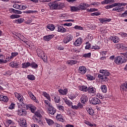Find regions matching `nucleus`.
<instances>
[{
	"instance_id": "obj_39",
	"label": "nucleus",
	"mask_w": 127,
	"mask_h": 127,
	"mask_svg": "<svg viewBox=\"0 0 127 127\" xmlns=\"http://www.w3.org/2000/svg\"><path fill=\"white\" fill-rule=\"evenodd\" d=\"M16 23H19V24H20V23H22V22H23L24 21V19L23 18H19V19H17L15 20Z\"/></svg>"
},
{
	"instance_id": "obj_7",
	"label": "nucleus",
	"mask_w": 127,
	"mask_h": 127,
	"mask_svg": "<svg viewBox=\"0 0 127 127\" xmlns=\"http://www.w3.org/2000/svg\"><path fill=\"white\" fill-rule=\"evenodd\" d=\"M14 8H17V9L24 10L26 8V5H18L17 4H14L13 5Z\"/></svg>"
},
{
	"instance_id": "obj_63",
	"label": "nucleus",
	"mask_w": 127,
	"mask_h": 127,
	"mask_svg": "<svg viewBox=\"0 0 127 127\" xmlns=\"http://www.w3.org/2000/svg\"><path fill=\"white\" fill-rule=\"evenodd\" d=\"M22 110L23 109H21L19 110H18V115L19 116H22Z\"/></svg>"
},
{
	"instance_id": "obj_35",
	"label": "nucleus",
	"mask_w": 127,
	"mask_h": 127,
	"mask_svg": "<svg viewBox=\"0 0 127 127\" xmlns=\"http://www.w3.org/2000/svg\"><path fill=\"white\" fill-rule=\"evenodd\" d=\"M84 124L87 125V126H89V127H93L94 126L96 127V124L93 125V123H90L89 121H84Z\"/></svg>"
},
{
	"instance_id": "obj_14",
	"label": "nucleus",
	"mask_w": 127,
	"mask_h": 127,
	"mask_svg": "<svg viewBox=\"0 0 127 127\" xmlns=\"http://www.w3.org/2000/svg\"><path fill=\"white\" fill-rule=\"evenodd\" d=\"M15 96L17 99L19 101V102H22L23 101V96L20 94L17 93H15Z\"/></svg>"
},
{
	"instance_id": "obj_10",
	"label": "nucleus",
	"mask_w": 127,
	"mask_h": 127,
	"mask_svg": "<svg viewBox=\"0 0 127 127\" xmlns=\"http://www.w3.org/2000/svg\"><path fill=\"white\" fill-rule=\"evenodd\" d=\"M37 54L38 56H39V57L40 58L44 56V52H43V51L40 49H38L37 50Z\"/></svg>"
},
{
	"instance_id": "obj_42",
	"label": "nucleus",
	"mask_w": 127,
	"mask_h": 127,
	"mask_svg": "<svg viewBox=\"0 0 127 127\" xmlns=\"http://www.w3.org/2000/svg\"><path fill=\"white\" fill-rule=\"evenodd\" d=\"M80 91H82L83 92H87V86L82 85V87L80 88Z\"/></svg>"
},
{
	"instance_id": "obj_61",
	"label": "nucleus",
	"mask_w": 127,
	"mask_h": 127,
	"mask_svg": "<svg viewBox=\"0 0 127 127\" xmlns=\"http://www.w3.org/2000/svg\"><path fill=\"white\" fill-rule=\"evenodd\" d=\"M118 4H120V5H121V6H123V5L124 6H126V5H127V3H124V2H118Z\"/></svg>"
},
{
	"instance_id": "obj_2",
	"label": "nucleus",
	"mask_w": 127,
	"mask_h": 127,
	"mask_svg": "<svg viewBox=\"0 0 127 127\" xmlns=\"http://www.w3.org/2000/svg\"><path fill=\"white\" fill-rule=\"evenodd\" d=\"M49 6H50L51 9H61L64 7V3L61 2L49 3Z\"/></svg>"
},
{
	"instance_id": "obj_1",
	"label": "nucleus",
	"mask_w": 127,
	"mask_h": 127,
	"mask_svg": "<svg viewBox=\"0 0 127 127\" xmlns=\"http://www.w3.org/2000/svg\"><path fill=\"white\" fill-rule=\"evenodd\" d=\"M120 56H118L115 58V63L117 64V65H121L123 63H126L127 62V59L125 57L127 56V54L125 53H121Z\"/></svg>"
},
{
	"instance_id": "obj_33",
	"label": "nucleus",
	"mask_w": 127,
	"mask_h": 127,
	"mask_svg": "<svg viewBox=\"0 0 127 127\" xmlns=\"http://www.w3.org/2000/svg\"><path fill=\"white\" fill-rule=\"evenodd\" d=\"M101 89L103 93H107V86L103 85L101 86Z\"/></svg>"
},
{
	"instance_id": "obj_50",
	"label": "nucleus",
	"mask_w": 127,
	"mask_h": 127,
	"mask_svg": "<svg viewBox=\"0 0 127 127\" xmlns=\"http://www.w3.org/2000/svg\"><path fill=\"white\" fill-rule=\"evenodd\" d=\"M54 99L55 103H59L60 102V97L59 96L55 97Z\"/></svg>"
},
{
	"instance_id": "obj_5",
	"label": "nucleus",
	"mask_w": 127,
	"mask_h": 127,
	"mask_svg": "<svg viewBox=\"0 0 127 127\" xmlns=\"http://www.w3.org/2000/svg\"><path fill=\"white\" fill-rule=\"evenodd\" d=\"M49 108L48 110V114H50V115H54L55 113H56V109L54 108L51 104H49Z\"/></svg>"
},
{
	"instance_id": "obj_55",
	"label": "nucleus",
	"mask_w": 127,
	"mask_h": 127,
	"mask_svg": "<svg viewBox=\"0 0 127 127\" xmlns=\"http://www.w3.org/2000/svg\"><path fill=\"white\" fill-rule=\"evenodd\" d=\"M42 58L44 62H47V57L45 56L44 54V56L42 57V58Z\"/></svg>"
},
{
	"instance_id": "obj_46",
	"label": "nucleus",
	"mask_w": 127,
	"mask_h": 127,
	"mask_svg": "<svg viewBox=\"0 0 127 127\" xmlns=\"http://www.w3.org/2000/svg\"><path fill=\"white\" fill-rule=\"evenodd\" d=\"M83 57H85V58H90L91 57V53L84 54L83 55Z\"/></svg>"
},
{
	"instance_id": "obj_28",
	"label": "nucleus",
	"mask_w": 127,
	"mask_h": 127,
	"mask_svg": "<svg viewBox=\"0 0 127 127\" xmlns=\"http://www.w3.org/2000/svg\"><path fill=\"white\" fill-rule=\"evenodd\" d=\"M117 5L118 4H116V3H114L111 5H108L106 6L105 8H106V9H109V8H113V7H115V6H117Z\"/></svg>"
},
{
	"instance_id": "obj_31",
	"label": "nucleus",
	"mask_w": 127,
	"mask_h": 127,
	"mask_svg": "<svg viewBox=\"0 0 127 127\" xmlns=\"http://www.w3.org/2000/svg\"><path fill=\"white\" fill-rule=\"evenodd\" d=\"M21 107H22L24 109H26L27 110H29V108H30V104L26 105L24 104V103H22L21 104Z\"/></svg>"
},
{
	"instance_id": "obj_15",
	"label": "nucleus",
	"mask_w": 127,
	"mask_h": 127,
	"mask_svg": "<svg viewBox=\"0 0 127 127\" xmlns=\"http://www.w3.org/2000/svg\"><path fill=\"white\" fill-rule=\"evenodd\" d=\"M82 43V38H78L74 42L75 46H80Z\"/></svg>"
},
{
	"instance_id": "obj_62",
	"label": "nucleus",
	"mask_w": 127,
	"mask_h": 127,
	"mask_svg": "<svg viewBox=\"0 0 127 127\" xmlns=\"http://www.w3.org/2000/svg\"><path fill=\"white\" fill-rule=\"evenodd\" d=\"M27 112L25 110L22 109V115L21 116H26Z\"/></svg>"
},
{
	"instance_id": "obj_64",
	"label": "nucleus",
	"mask_w": 127,
	"mask_h": 127,
	"mask_svg": "<svg viewBox=\"0 0 127 127\" xmlns=\"http://www.w3.org/2000/svg\"><path fill=\"white\" fill-rule=\"evenodd\" d=\"M10 110H13L14 109V104H11V105L9 107Z\"/></svg>"
},
{
	"instance_id": "obj_51",
	"label": "nucleus",
	"mask_w": 127,
	"mask_h": 127,
	"mask_svg": "<svg viewBox=\"0 0 127 127\" xmlns=\"http://www.w3.org/2000/svg\"><path fill=\"white\" fill-rule=\"evenodd\" d=\"M77 61L71 60L68 62V64H77Z\"/></svg>"
},
{
	"instance_id": "obj_8",
	"label": "nucleus",
	"mask_w": 127,
	"mask_h": 127,
	"mask_svg": "<svg viewBox=\"0 0 127 127\" xmlns=\"http://www.w3.org/2000/svg\"><path fill=\"white\" fill-rule=\"evenodd\" d=\"M73 39V36L71 35H68L66 36V38H64V43L65 44L68 43V42H70L71 40Z\"/></svg>"
},
{
	"instance_id": "obj_13",
	"label": "nucleus",
	"mask_w": 127,
	"mask_h": 127,
	"mask_svg": "<svg viewBox=\"0 0 127 127\" xmlns=\"http://www.w3.org/2000/svg\"><path fill=\"white\" fill-rule=\"evenodd\" d=\"M100 73H101L102 74H103L104 76H106L107 77L110 76V75H111V73L109 72V70H107L101 69L100 71Z\"/></svg>"
},
{
	"instance_id": "obj_32",
	"label": "nucleus",
	"mask_w": 127,
	"mask_h": 127,
	"mask_svg": "<svg viewBox=\"0 0 127 127\" xmlns=\"http://www.w3.org/2000/svg\"><path fill=\"white\" fill-rule=\"evenodd\" d=\"M29 66H30V63L29 62L24 63L22 64V68H28Z\"/></svg>"
},
{
	"instance_id": "obj_54",
	"label": "nucleus",
	"mask_w": 127,
	"mask_h": 127,
	"mask_svg": "<svg viewBox=\"0 0 127 127\" xmlns=\"http://www.w3.org/2000/svg\"><path fill=\"white\" fill-rule=\"evenodd\" d=\"M119 34L122 36V37H127V34L126 33H120Z\"/></svg>"
},
{
	"instance_id": "obj_41",
	"label": "nucleus",
	"mask_w": 127,
	"mask_h": 127,
	"mask_svg": "<svg viewBox=\"0 0 127 127\" xmlns=\"http://www.w3.org/2000/svg\"><path fill=\"white\" fill-rule=\"evenodd\" d=\"M35 117L37 118V119H41V114L39 112H36L35 114Z\"/></svg>"
},
{
	"instance_id": "obj_43",
	"label": "nucleus",
	"mask_w": 127,
	"mask_h": 127,
	"mask_svg": "<svg viewBox=\"0 0 127 127\" xmlns=\"http://www.w3.org/2000/svg\"><path fill=\"white\" fill-rule=\"evenodd\" d=\"M70 9L71 11H77V10H79V8L76 6H71Z\"/></svg>"
},
{
	"instance_id": "obj_49",
	"label": "nucleus",
	"mask_w": 127,
	"mask_h": 127,
	"mask_svg": "<svg viewBox=\"0 0 127 127\" xmlns=\"http://www.w3.org/2000/svg\"><path fill=\"white\" fill-rule=\"evenodd\" d=\"M74 28H75V29H77L78 30H83V27H82L81 26H78V25H76L74 27Z\"/></svg>"
},
{
	"instance_id": "obj_26",
	"label": "nucleus",
	"mask_w": 127,
	"mask_h": 127,
	"mask_svg": "<svg viewBox=\"0 0 127 127\" xmlns=\"http://www.w3.org/2000/svg\"><path fill=\"white\" fill-rule=\"evenodd\" d=\"M111 39H112L113 42L114 43H118L119 42V41H120V40H119V39H118V37L117 36H113V37H111Z\"/></svg>"
},
{
	"instance_id": "obj_17",
	"label": "nucleus",
	"mask_w": 127,
	"mask_h": 127,
	"mask_svg": "<svg viewBox=\"0 0 127 127\" xmlns=\"http://www.w3.org/2000/svg\"><path fill=\"white\" fill-rule=\"evenodd\" d=\"M121 91H127V83L125 82L120 86Z\"/></svg>"
},
{
	"instance_id": "obj_24",
	"label": "nucleus",
	"mask_w": 127,
	"mask_h": 127,
	"mask_svg": "<svg viewBox=\"0 0 127 127\" xmlns=\"http://www.w3.org/2000/svg\"><path fill=\"white\" fill-rule=\"evenodd\" d=\"M99 20H100V22H101V23H103L104 22H106L107 21L108 22H110V21H111V20H112V19L101 18V19H99Z\"/></svg>"
},
{
	"instance_id": "obj_12",
	"label": "nucleus",
	"mask_w": 127,
	"mask_h": 127,
	"mask_svg": "<svg viewBox=\"0 0 127 127\" xmlns=\"http://www.w3.org/2000/svg\"><path fill=\"white\" fill-rule=\"evenodd\" d=\"M19 123L21 127H26V120L25 119L21 118Z\"/></svg>"
},
{
	"instance_id": "obj_27",
	"label": "nucleus",
	"mask_w": 127,
	"mask_h": 127,
	"mask_svg": "<svg viewBox=\"0 0 127 127\" xmlns=\"http://www.w3.org/2000/svg\"><path fill=\"white\" fill-rule=\"evenodd\" d=\"M47 28L48 29H50V30L53 31L54 29H55V27L54 26V25L52 24H49L47 26Z\"/></svg>"
},
{
	"instance_id": "obj_45",
	"label": "nucleus",
	"mask_w": 127,
	"mask_h": 127,
	"mask_svg": "<svg viewBox=\"0 0 127 127\" xmlns=\"http://www.w3.org/2000/svg\"><path fill=\"white\" fill-rule=\"evenodd\" d=\"M20 17V15L17 14H12L10 16V18L13 19V18H18Z\"/></svg>"
},
{
	"instance_id": "obj_34",
	"label": "nucleus",
	"mask_w": 127,
	"mask_h": 127,
	"mask_svg": "<svg viewBox=\"0 0 127 127\" xmlns=\"http://www.w3.org/2000/svg\"><path fill=\"white\" fill-rule=\"evenodd\" d=\"M56 119H58L59 122H63L64 120L62 118V115L61 114H59L56 116Z\"/></svg>"
},
{
	"instance_id": "obj_38",
	"label": "nucleus",
	"mask_w": 127,
	"mask_h": 127,
	"mask_svg": "<svg viewBox=\"0 0 127 127\" xmlns=\"http://www.w3.org/2000/svg\"><path fill=\"white\" fill-rule=\"evenodd\" d=\"M8 61H9V58H6V60L0 59V64H2V63H7Z\"/></svg>"
},
{
	"instance_id": "obj_37",
	"label": "nucleus",
	"mask_w": 127,
	"mask_h": 127,
	"mask_svg": "<svg viewBox=\"0 0 127 127\" xmlns=\"http://www.w3.org/2000/svg\"><path fill=\"white\" fill-rule=\"evenodd\" d=\"M6 127H8L9 125H13V122L11 120H7L6 122Z\"/></svg>"
},
{
	"instance_id": "obj_25",
	"label": "nucleus",
	"mask_w": 127,
	"mask_h": 127,
	"mask_svg": "<svg viewBox=\"0 0 127 127\" xmlns=\"http://www.w3.org/2000/svg\"><path fill=\"white\" fill-rule=\"evenodd\" d=\"M64 101L65 103V104H66V105H67V106H68L69 107H70V106H72V104H73L72 102L67 99V98L64 99Z\"/></svg>"
},
{
	"instance_id": "obj_59",
	"label": "nucleus",
	"mask_w": 127,
	"mask_h": 127,
	"mask_svg": "<svg viewBox=\"0 0 127 127\" xmlns=\"http://www.w3.org/2000/svg\"><path fill=\"white\" fill-rule=\"evenodd\" d=\"M14 13H17L18 14H21L22 13V12L20 10L15 9V12Z\"/></svg>"
},
{
	"instance_id": "obj_47",
	"label": "nucleus",
	"mask_w": 127,
	"mask_h": 127,
	"mask_svg": "<svg viewBox=\"0 0 127 127\" xmlns=\"http://www.w3.org/2000/svg\"><path fill=\"white\" fill-rule=\"evenodd\" d=\"M86 77L88 79V80H94V79H95V77H94V76H92V75L88 74L87 75H86Z\"/></svg>"
},
{
	"instance_id": "obj_58",
	"label": "nucleus",
	"mask_w": 127,
	"mask_h": 127,
	"mask_svg": "<svg viewBox=\"0 0 127 127\" xmlns=\"http://www.w3.org/2000/svg\"><path fill=\"white\" fill-rule=\"evenodd\" d=\"M102 80H103L104 81H105L106 82L107 81H109V78L107 77V76H106L105 75H103Z\"/></svg>"
},
{
	"instance_id": "obj_21",
	"label": "nucleus",
	"mask_w": 127,
	"mask_h": 127,
	"mask_svg": "<svg viewBox=\"0 0 127 127\" xmlns=\"http://www.w3.org/2000/svg\"><path fill=\"white\" fill-rule=\"evenodd\" d=\"M87 91L88 93H92V94H95V93H96V89L93 87H88L87 88Z\"/></svg>"
},
{
	"instance_id": "obj_20",
	"label": "nucleus",
	"mask_w": 127,
	"mask_h": 127,
	"mask_svg": "<svg viewBox=\"0 0 127 127\" xmlns=\"http://www.w3.org/2000/svg\"><path fill=\"white\" fill-rule=\"evenodd\" d=\"M0 101H2L3 102H7L8 101V98L5 96L0 95Z\"/></svg>"
},
{
	"instance_id": "obj_9",
	"label": "nucleus",
	"mask_w": 127,
	"mask_h": 127,
	"mask_svg": "<svg viewBox=\"0 0 127 127\" xmlns=\"http://www.w3.org/2000/svg\"><path fill=\"white\" fill-rule=\"evenodd\" d=\"M78 72L80 74L84 75L87 72V68L85 66H80L78 69Z\"/></svg>"
},
{
	"instance_id": "obj_56",
	"label": "nucleus",
	"mask_w": 127,
	"mask_h": 127,
	"mask_svg": "<svg viewBox=\"0 0 127 127\" xmlns=\"http://www.w3.org/2000/svg\"><path fill=\"white\" fill-rule=\"evenodd\" d=\"M58 108L60 111H64V107L63 106H58Z\"/></svg>"
},
{
	"instance_id": "obj_23",
	"label": "nucleus",
	"mask_w": 127,
	"mask_h": 127,
	"mask_svg": "<svg viewBox=\"0 0 127 127\" xmlns=\"http://www.w3.org/2000/svg\"><path fill=\"white\" fill-rule=\"evenodd\" d=\"M45 120L47 123H48V124L49 125V126H52V125L54 124V122H53V121L50 119L46 118Z\"/></svg>"
},
{
	"instance_id": "obj_48",
	"label": "nucleus",
	"mask_w": 127,
	"mask_h": 127,
	"mask_svg": "<svg viewBox=\"0 0 127 127\" xmlns=\"http://www.w3.org/2000/svg\"><path fill=\"white\" fill-rule=\"evenodd\" d=\"M101 15V13L100 12L92 13L91 14L92 16H95V15H96V16H98V15Z\"/></svg>"
},
{
	"instance_id": "obj_19",
	"label": "nucleus",
	"mask_w": 127,
	"mask_h": 127,
	"mask_svg": "<svg viewBox=\"0 0 127 127\" xmlns=\"http://www.w3.org/2000/svg\"><path fill=\"white\" fill-rule=\"evenodd\" d=\"M56 28L58 29V31L59 32H66V29L64 28L63 27L57 26Z\"/></svg>"
},
{
	"instance_id": "obj_30",
	"label": "nucleus",
	"mask_w": 127,
	"mask_h": 127,
	"mask_svg": "<svg viewBox=\"0 0 127 127\" xmlns=\"http://www.w3.org/2000/svg\"><path fill=\"white\" fill-rule=\"evenodd\" d=\"M86 111L91 116L93 115L94 114V110L91 108H87Z\"/></svg>"
},
{
	"instance_id": "obj_6",
	"label": "nucleus",
	"mask_w": 127,
	"mask_h": 127,
	"mask_svg": "<svg viewBox=\"0 0 127 127\" xmlns=\"http://www.w3.org/2000/svg\"><path fill=\"white\" fill-rule=\"evenodd\" d=\"M90 5L89 4L86 3H81L80 5L78 6V10H85L87 7H89Z\"/></svg>"
},
{
	"instance_id": "obj_3",
	"label": "nucleus",
	"mask_w": 127,
	"mask_h": 127,
	"mask_svg": "<svg viewBox=\"0 0 127 127\" xmlns=\"http://www.w3.org/2000/svg\"><path fill=\"white\" fill-rule=\"evenodd\" d=\"M118 3L119 2L115 3V4H117V5H116V7L112 9L113 11L121 12V11H124V10H125V7H122V6Z\"/></svg>"
},
{
	"instance_id": "obj_4",
	"label": "nucleus",
	"mask_w": 127,
	"mask_h": 127,
	"mask_svg": "<svg viewBox=\"0 0 127 127\" xmlns=\"http://www.w3.org/2000/svg\"><path fill=\"white\" fill-rule=\"evenodd\" d=\"M90 103L92 105H99L101 104V100L97 97H94L90 98Z\"/></svg>"
},
{
	"instance_id": "obj_18",
	"label": "nucleus",
	"mask_w": 127,
	"mask_h": 127,
	"mask_svg": "<svg viewBox=\"0 0 127 127\" xmlns=\"http://www.w3.org/2000/svg\"><path fill=\"white\" fill-rule=\"evenodd\" d=\"M59 92L60 94H61L62 95H67V93H68V89H64V90L63 89H59Z\"/></svg>"
},
{
	"instance_id": "obj_11",
	"label": "nucleus",
	"mask_w": 127,
	"mask_h": 127,
	"mask_svg": "<svg viewBox=\"0 0 127 127\" xmlns=\"http://www.w3.org/2000/svg\"><path fill=\"white\" fill-rule=\"evenodd\" d=\"M33 120L34 122H36V123H38L40 126H43V122L42 120H41V118L38 119L36 117H33Z\"/></svg>"
},
{
	"instance_id": "obj_29",
	"label": "nucleus",
	"mask_w": 127,
	"mask_h": 127,
	"mask_svg": "<svg viewBox=\"0 0 127 127\" xmlns=\"http://www.w3.org/2000/svg\"><path fill=\"white\" fill-rule=\"evenodd\" d=\"M30 67L33 68V69H36V68H38V65L36 64V63L34 62H32L30 64Z\"/></svg>"
},
{
	"instance_id": "obj_60",
	"label": "nucleus",
	"mask_w": 127,
	"mask_h": 127,
	"mask_svg": "<svg viewBox=\"0 0 127 127\" xmlns=\"http://www.w3.org/2000/svg\"><path fill=\"white\" fill-rule=\"evenodd\" d=\"M64 26H72V23H66L64 24Z\"/></svg>"
},
{
	"instance_id": "obj_53",
	"label": "nucleus",
	"mask_w": 127,
	"mask_h": 127,
	"mask_svg": "<svg viewBox=\"0 0 127 127\" xmlns=\"http://www.w3.org/2000/svg\"><path fill=\"white\" fill-rule=\"evenodd\" d=\"M101 3L102 4H108V3H110L109 0H104L101 2Z\"/></svg>"
},
{
	"instance_id": "obj_44",
	"label": "nucleus",
	"mask_w": 127,
	"mask_h": 127,
	"mask_svg": "<svg viewBox=\"0 0 127 127\" xmlns=\"http://www.w3.org/2000/svg\"><path fill=\"white\" fill-rule=\"evenodd\" d=\"M10 65L11 66V67H14L15 68H16V67H18V64H17V63H11Z\"/></svg>"
},
{
	"instance_id": "obj_52",
	"label": "nucleus",
	"mask_w": 127,
	"mask_h": 127,
	"mask_svg": "<svg viewBox=\"0 0 127 127\" xmlns=\"http://www.w3.org/2000/svg\"><path fill=\"white\" fill-rule=\"evenodd\" d=\"M26 13H35L36 12H37V11L36 10H28L27 11Z\"/></svg>"
},
{
	"instance_id": "obj_16",
	"label": "nucleus",
	"mask_w": 127,
	"mask_h": 127,
	"mask_svg": "<svg viewBox=\"0 0 127 127\" xmlns=\"http://www.w3.org/2000/svg\"><path fill=\"white\" fill-rule=\"evenodd\" d=\"M54 37V35H50L48 36H46L44 37V40H45V41H49L52 39Z\"/></svg>"
},
{
	"instance_id": "obj_36",
	"label": "nucleus",
	"mask_w": 127,
	"mask_h": 127,
	"mask_svg": "<svg viewBox=\"0 0 127 127\" xmlns=\"http://www.w3.org/2000/svg\"><path fill=\"white\" fill-rule=\"evenodd\" d=\"M28 94L30 96L32 100H35L36 99L35 96H34L33 94H32V92H31V91H28Z\"/></svg>"
},
{
	"instance_id": "obj_57",
	"label": "nucleus",
	"mask_w": 127,
	"mask_h": 127,
	"mask_svg": "<svg viewBox=\"0 0 127 127\" xmlns=\"http://www.w3.org/2000/svg\"><path fill=\"white\" fill-rule=\"evenodd\" d=\"M29 109L31 110V111L32 113H34L35 112L34 108H33V106L32 105L30 104V107H29Z\"/></svg>"
},
{
	"instance_id": "obj_40",
	"label": "nucleus",
	"mask_w": 127,
	"mask_h": 127,
	"mask_svg": "<svg viewBox=\"0 0 127 127\" xmlns=\"http://www.w3.org/2000/svg\"><path fill=\"white\" fill-rule=\"evenodd\" d=\"M27 78L29 80L33 81V80H35V76H34L33 75H27Z\"/></svg>"
},
{
	"instance_id": "obj_22",
	"label": "nucleus",
	"mask_w": 127,
	"mask_h": 127,
	"mask_svg": "<svg viewBox=\"0 0 127 127\" xmlns=\"http://www.w3.org/2000/svg\"><path fill=\"white\" fill-rule=\"evenodd\" d=\"M80 99L81 103L85 104V103L88 101V97H87V96L86 95H83L82 97H81Z\"/></svg>"
}]
</instances>
